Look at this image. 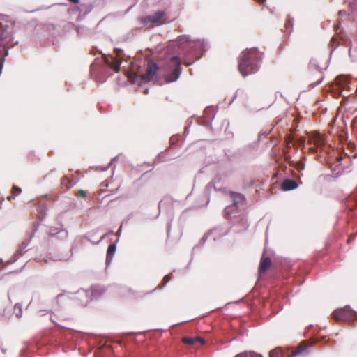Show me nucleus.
<instances>
[{
  "label": "nucleus",
  "instance_id": "1",
  "mask_svg": "<svg viewBox=\"0 0 357 357\" xmlns=\"http://www.w3.org/2000/svg\"><path fill=\"white\" fill-rule=\"evenodd\" d=\"M262 58L257 49H249L242 52L238 59V70L243 77L259 70Z\"/></svg>",
  "mask_w": 357,
  "mask_h": 357
},
{
  "label": "nucleus",
  "instance_id": "2",
  "mask_svg": "<svg viewBox=\"0 0 357 357\" xmlns=\"http://www.w3.org/2000/svg\"><path fill=\"white\" fill-rule=\"evenodd\" d=\"M163 68L167 75L166 82H174L178 79L181 73V62L178 56H171L169 61L164 65Z\"/></svg>",
  "mask_w": 357,
  "mask_h": 357
},
{
  "label": "nucleus",
  "instance_id": "3",
  "mask_svg": "<svg viewBox=\"0 0 357 357\" xmlns=\"http://www.w3.org/2000/svg\"><path fill=\"white\" fill-rule=\"evenodd\" d=\"M158 70V65L153 61H151L149 62V70H147L146 75L139 77L136 73H130L128 75V79L132 83H135L139 81V84H146L149 82L151 79L155 75Z\"/></svg>",
  "mask_w": 357,
  "mask_h": 357
},
{
  "label": "nucleus",
  "instance_id": "4",
  "mask_svg": "<svg viewBox=\"0 0 357 357\" xmlns=\"http://www.w3.org/2000/svg\"><path fill=\"white\" fill-rule=\"evenodd\" d=\"M355 314L356 311L353 310L349 306L337 309L333 312V318L335 320L347 323H351L354 321Z\"/></svg>",
  "mask_w": 357,
  "mask_h": 357
},
{
  "label": "nucleus",
  "instance_id": "5",
  "mask_svg": "<svg viewBox=\"0 0 357 357\" xmlns=\"http://www.w3.org/2000/svg\"><path fill=\"white\" fill-rule=\"evenodd\" d=\"M105 292L103 287L100 286H93L91 290L80 289L77 291V294L84 296L87 298L84 305H86L93 299H96Z\"/></svg>",
  "mask_w": 357,
  "mask_h": 357
},
{
  "label": "nucleus",
  "instance_id": "6",
  "mask_svg": "<svg viewBox=\"0 0 357 357\" xmlns=\"http://www.w3.org/2000/svg\"><path fill=\"white\" fill-rule=\"evenodd\" d=\"M227 233L228 231L223 229V228L221 227H215L213 229L211 230L208 234L204 235L202 238V241L204 243H205L207 239L215 241L217 240L220 239L224 236L227 235Z\"/></svg>",
  "mask_w": 357,
  "mask_h": 357
},
{
  "label": "nucleus",
  "instance_id": "7",
  "mask_svg": "<svg viewBox=\"0 0 357 357\" xmlns=\"http://www.w3.org/2000/svg\"><path fill=\"white\" fill-rule=\"evenodd\" d=\"M30 240L24 241L22 243L19 249L13 255V257L6 261V265L15 262L20 257L28 251V246L29 245Z\"/></svg>",
  "mask_w": 357,
  "mask_h": 357
},
{
  "label": "nucleus",
  "instance_id": "8",
  "mask_svg": "<svg viewBox=\"0 0 357 357\" xmlns=\"http://www.w3.org/2000/svg\"><path fill=\"white\" fill-rule=\"evenodd\" d=\"M50 237H56L59 239L64 240L68 238V232L62 228L51 227L47 232Z\"/></svg>",
  "mask_w": 357,
  "mask_h": 357
},
{
  "label": "nucleus",
  "instance_id": "9",
  "mask_svg": "<svg viewBox=\"0 0 357 357\" xmlns=\"http://www.w3.org/2000/svg\"><path fill=\"white\" fill-rule=\"evenodd\" d=\"M164 15V11L158 10L153 15H148L145 19V22L147 23L158 24Z\"/></svg>",
  "mask_w": 357,
  "mask_h": 357
},
{
  "label": "nucleus",
  "instance_id": "10",
  "mask_svg": "<svg viewBox=\"0 0 357 357\" xmlns=\"http://www.w3.org/2000/svg\"><path fill=\"white\" fill-rule=\"evenodd\" d=\"M281 187L284 191H289L296 189L298 184L294 180L286 178L282 181Z\"/></svg>",
  "mask_w": 357,
  "mask_h": 357
},
{
  "label": "nucleus",
  "instance_id": "11",
  "mask_svg": "<svg viewBox=\"0 0 357 357\" xmlns=\"http://www.w3.org/2000/svg\"><path fill=\"white\" fill-rule=\"evenodd\" d=\"M271 264V259L269 257H263L261 259L259 273L260 275L264 273Z\"/></svg>",
  "mask_w": 357,
  "mask_h": 357
},
{
  "label": "nucleus",
  "instance_id": "12",
  "mask_svg": "<svg viewBox=\"0 0 357 357\" xmlns=\"http://www.w3.org/2000/svg\"><path fill=\"white\" fill-rule=\"evenodd\" d=\"M116 250V243L111 244L107 251V255H106V264L108 266L111 264L113 257L114 255V253Z\"/></svg>",
  "mask_w": 357,
  "mask_h": 357
},
{
  "label": "nucleus",
  "instance_id": "13",
  "mask_svg": "<svg viewBox=\"0 0 357 357\" xmlns=\"http://www.w3.org/2000/svg\"><path fill=\"white\" fill-rule=\"evenodd\" d=\"M231 197L233 200L234 206L236 208H237V204L238 203L242 202L245 199L244 195L241 193L231 192Z\"/></svg>",
  "mask_w": 357,
  "mask_h": 357
},
{
  "label": "nucleus",
  "instance_id": "14",
  "mask_svg": "<svg viewBox=\"0 0 357 357\" xmlns=\"http://www.w3.org/2000/svg\"><path fill=\"white\" fill-rule=\"evenodd\" d=\"M13 313L18 318H20V317H21L22 316V305L21 304L16 303L14 305Z\"/></svg>",
  "mask_w": 357,
  "mask_h": 357
},
{
  "label": "nucleus",
  "instance_id": "15",
  "mask_svg": "<svg viewBox=\"0 0 357 357\" xmlns=\"http://www.w3.org/2000/svg\"><path fill=\"white\" fill-rule=\"evenodd\" d=\"M193 47L196 48V50H199V52H203L204 50V42L203 40H197L193 42Z\"/></svg>",
  "mask_w": 357,
  "mask_h": 357
},
{
  "label": "nucleus",
  "instance_id": "16",
  "mask_svg": "<svg viewBox=\"0 0 357 357\" xmlns=\"http://www.w3.org/2000/svg\"><path fill=\"white\" fill-rule=\"evenodd\" d=\"M117 158H118L117 156L113 158L111 160L110 162L108 164V165L107 167H101L100 166H97V167H95L94 168L96 169V170H100V171H102V172L107 171L112 165H113L114 162H116Z\"/></svg>",
  "mask_w": 357,
  "mask_h": 357
},
{
  "label": "nucleus",
  "instance_id": "17",
  "mask_svg": "<svg viewBox=\"0 0 357 357\" xmlns=\"http://www.w3.org/2000/svg\"><path fill=\"white\" fill-rule=\"evenodd\" d=\"M310 68L314 70H319V61L316 59H312L310 61Z\"/></svg>",
  "mask_w": 357,
  "mask_h": 357
},
{
  "label": "nucleus",
  "instance_id": "18",
  "mask_svg": "<svg viewBox=\"0 0 357 357\" xmlns=\"http://www.w3.org/2000/svg\"><path fill=\"white\" fill-rule=\"evenodd\" d=\"M61 183L63 185L66 186L68 188H72L75 184L73 181H70L68 178L66 177L63 178Z\"/></svg>",
  "mask_w": 357,
  "mask_h": 357
},
{
  "label": "nucleus",
  "instance_id": "19",
  "mask_svg": "<svg viewBox=\"0 0 357 357\" xmlns=\"http://www.w3.org/2000/svg\"><path fill=\"white\" fill-rule=\"evenodd\" d=\"M121 64V60L116 59L113 66V68L117 73L120 70V66Z\"/></svg>",
  "mask_w": 357,
  "mask_h": 357
},
{
  "label": "nucleus",
  "instance_id": "20",
  "mask_svg": "<svg viewBox=\"0 0 357 357\" xmlns=\"http://www.w3.org/2000/svg\"><path fill=\"white\" fill-rule=\"evenodd\" d=\"M270 357H280V353L278 349H275L269 352Z\"/></svg>",
  "mask_w": 357,
  "mask_h": 357
},
{
  "label": "nucleus",
  "instance_id": "21",
  "mask_svg": "<svg viewBox=\"0 0 357 357\" xmlns=\"http://www.w3.org/2000/svg\"><path fill=\"white\" fill-rule=\"evenodd\" d=\"M183 342L187 344H193L196 342V339H194V337H185L183 339Z\"/></svg>",
  "mask_w": 357,
  "mask_h": 357
},
{
  "label": "nucleus",
  "instance_id": "22",
  "mask_svg": "<svg viewBox=\"0 0 357 357\" xmlns=\"http://www.w3.org/2000/svg\"><path fill=\"white\" fill-rule=\"evenodd\" d=\"M306 349H307V348L305 347H300L294 352L292 356H295L299 354H301L303 351H305Z\"/></svg>",
  "mask_w": 357,
  "mask_h": 357
},
{
  "label": "nucleus",
  "instance_id": "23",
  "mask_svg": "<svg viewBox=\"0 0 357 357\" xmlns=\"http://www.w3.org/2000/svg\"><path fill=\"white\" fill-rule=\"evenodd\" d=\"M188 40H189V38H188V36H179V37L178 38V39H177L178 43H181H181H185V42H188Z\"/></svg>",
  "mask_w": 357,
  "mask_h": 357
},
{
  "label": "nucleus",
  "instance_id": "24",
  "mask_svg": "<svg viewBox=\"0 0 357 357\" xmlns=\"http://www.w3.org/2000/svg\"><path fill=\"white\" fill-rule=\"evenodd\" d=\"M236 208L234 206H228L225 208V215H229L231 213L233 209Z\"/></svg>",
  "mask_w": 357,
  "mask_h": 357
},
{
  "label": "nucleus",
  "instance_id": "25",
  "mask_svg": "<svg viewBox=\"0 0 357 357\" xmlns=\"http://www.w3.org/2000/svg\"><path fill=\"white\" fill-rule=\"evenodd\" d=\"M251 351H245L243 353L238 354L236 357H250Z\"/></svg>",
  "mask_w": 357,
  "mask_h": 357
},
{
  "label": "nucleus",
  "instance_id": "26",
  "mask_svg": "<svg viewBox=\"0 0 357 357\" xmlns=\"http://www.w3.org/2000/svg\"><path fill=\"white\" fill-rule=\"evenodd\" d=\"M293 27V22L291 20L289 19L288 21L286 23V29H291Z\"/></svg>",
  "mask_w": 357,
  "mask_h": 357
},
{
  "label": "nucleus",
  "instance_id": "27",
  "mask_svg": "<svg viewBox=\"0 0 357 357\" xmlns=\"http://www.w3.org/2000/svg\"><path fill=\"white\" fill-rule=\"evenodd\" d=\"M13 192H15V193L17 192L16 195H18L22 192L21 188L17 186H13Z\"/></svg>",
  "mask_w": 357,
  "mask_h": 357
},
{
  "label": "nucleus",
  "instance_id": "28",
  "mask_svg": "<svg viewBox=\"0 0 357 357\" xmlns=\"http://www.w3.org/2000/svg\"><path fill=\"white\" fill-rule=\"evenodd\" d=\"M194 339H196V342H200L201 344H204V340L200 337H194Z\"/></svg>",
  "mask_w": 357,
  "mask_h": 357
},
{
  "label": "nucleus",
  "instance_id": "29",
  "mask_svg": "<svg viewBox=\"0 0 357 357\" xmlns=\"http://www.w3.org/2000/svg\"><path fill=\"white\" fill-rule=\"evenodd\" d=\"M250 357H263L261 355L258 354L254 351H251V356Z\"/></svg>",
  "mask_w": 357,
  "mask_h": 357
},
{
  "label": "nucleus",
  "instance_id": "30",
  "mask_svg": "<svg viewBox=\"0 0 357 357\" xmlns=\"http://www.w3.org/2000/svg\"><path fill=\"white\" fill-rule=\"evenodd\" d=\"M163 281L165 282V285L166 284H167L169 282V276L168 275H165L164 278H163Z\"/></svg>",
  "mask_w": 357,
  "mask_h": 357
},
{
  "label": "nucleus",
  "instance_id": "31",
  "mask_svg": "<svg viewBox=\"0 0 357 357\" xmlns=\"http://www.w3.org/2000/svg\"><path fill=\"white\" fill-rule=\"evenodd\" d=\"M78 194L82 197L86 196V192L84 190H79Z\"/></svg>",
  "mask_w": 357,
  "mask_h": 357
},
{
  "label": "nucleus",
  "instance_id": "32",
  "mask_svg": "<svg viewBox=\"0 0 357 357\" xmlns=\"http://www.w3.org/2000/svg\"><path fill=\"white\" fill-rule=\"evenodd\" d=\"M114 51H115V52L116 54V56H119L120 52H121V50L120 48H115Z\"/></svg>",
  "mask_w": 357,
  "mask_h": 357
},
{
  "label": "nucleus",
  "instance_id": "33",
  "mask_svg": "<svg viewBox=\"0 0 357 357\" xmlns=\"http://www.w3.org/2000/svg\"><path fill=\"white\" fill-rule=\"evenodd\" d=\"M192 54L196 56L197 59H199L201 57V54L199 52H192Z\"/></svg>",
  "mask_w": 357,
  "mask_h": 357
},
{
  "label": "nucleus",
  "instance_id": "34",
  "mask_svg": "<svg viewBox=\"0 0 357 357\" xmlns=\"http://www.w3.org/2000/svg\"><path fill=\"white\" fill-rule=\"evenodd\" d=\"M121 231H122V226L121 225L117 231L119 236H120Z\"/></svg>",
  "mask_w": 357,
  "mask_h": 357
},
{
  "label": "nucleus",
  "instance_id": "35",
  "mask_svg": "<svg viewBox=\"0 0 357 357\" xmlns=\"http://www.w3.org/2000/svg\"><path fill=\"white\" fill-rule=\"evenodd\" d=\"M191 123H192V122L190 121V122L189 123V126H188V127H186V128H185V132H187V133H188V132H189V128H190V126Z\"/></svg>",
  "mask_w": 357,
  "mask_h": 357
},
{
  "label": "nucleus",
  "instance_id": "36",
  "mask_svg": "<svg viewBox=\"0 0 357 357\" xmlns=\"http://www.w3.org/2000/svg\"><path fill=\"white\" fill-rule=\"evenodd\" d=\"M339 15H346V12H345V11L340 10V11L339 12Z\"/></svg>",
  "mask_w": 357,
  "mask_h": 357
},
{
  "label": "nucleus",
  "instance_id": "37",
  "mask_svg": "<svg viewBox=\"0 0 357 357\" xmlns=\"http://www.w3.org/2000/svg\"><path fill=\"white\" fill-rule=\"evenodd\" d=\"M68 1L73 3H77L79 2V0H68Z\"/></svg>",
  "mask_w": 357,
  "mask_h": 357
},
{
  "label": "nucleus",
  "instance_id": "38",
  "mask_svg": "<svg viewBox=\"0 0 357 357\" xmlns=\"http://www.w3.org/2000/svg\"><path fill=\"white\" fill-rule=\"evenodd\" d=\"M335 40H336V39H335V38H333L331 39V45H333V43H335Z\"/></svg>",
  "mask_w": 357,
  "mask_h": 357
},
{
  "label": "nucleus",
  "instance_id": "39",
  "mask_svg": "<svg viewBox=\"0 0 357 357\" xmlns=\"http://www.w3.org/2000/svg\"><path fill=\"white\" fill-rule=\"evenodd\" d=\"M337 79H346V77L344 75H341V76L338 77Z\"/></svg>",
  "mask_w": 357,
  "mask_h": 357
},
{
  "label": "nucleus",
  "instance_id": "40",
  "mask_svg": "<svg viewBox=\"0 0 357 357\" xmlns=\"http://www.w3.org/2000/svg\"><path fill=\"white\" fill-rule=\"evenodd\" d=\"M192 63H190V62H185V64L186 66H190Z\"/></svg>",
  "mask_w": 357,
  "mask_h": 357
},
{
  "label": "nucleus",
  "instance_id": "41",
  "mask_svg": "<svg viewBox=\"0 0 357 357\" xmlns=\"http://www.w3.org/2000/svg\"><path fill=\"white\" fill-rule=\"evenodd\" d=\"M323 80V78H321L315 85L319 84Z\"/></svg>",
  "mask_w": 357,
  "mask_h": 357
},
{
  "label": "nucleus",
  "instance_id": "42",
  "mask_svg": "<svg viewBox=\"0 0 357 357\" xmlns=\"http://www.w3.org/2000/svg\"><path fill=\"white\" fill-rule=\"evenodd\" d=\"M3 196H1V197H0V204H1V202H3Z\"/></svg>",
  "mask_w": 357,
  "mask_h": 357
},
{
  "label": "nucleus",
  "instance_id": "43",
  "mask_svg": "<svg viewBox=\"0 0 357 357\" xmlns=\"http://www.w3.org/2000/svg\"><path fill=\"white\" fill-rule=\"evenodd\" d=\"M13 199V196H9V197H8V200H11V199Z\"/></svg>",
  "mask_w": 357,
  "mask_h": 357
},
{
  "label": "nucleus",
  "instance_id": "44",
  "mask_svg": "<svg viewBox=\"0 0 357 357\" xmlns=\"http://www.w3.org/2000/svg\"><path fill=\"white\" fill-rule=\"evenodd\" d=\"M105 235H103V236L101 237V238H100V240L99 241V242H100V241H101L102 240H103V239L105 238Z\"/></svg>",
  "mask_w": 357,
  "mask_h": 357
},
{
  "label": "nucleus",
  "instance_id": "45",
  "mask_svg": "<svg viewBox=\"0 0 357 357\" xmlns=\"http://www.w3.org/2000/svg\"><path fill=\"white\" fill-rule=\"evenodd\" d=\"M148 91H149L148 89H146L144 90V93H148Z\"/></svg>",
  "mask_w": 357,
  "mask_h": 357
},
{
  "label": "nucleus",
  "instance_id": "46",
  "mask_svg": "<svg viewBox=\"0 0 357 357\" xmlns=\"http://www.w3.org/2000/svg\"><path fill=\"white\" fill-rule=\"evenodd\" d=\"M93 68H94V64H92V65L91 66V70H92Z\"/></svg>",
  "mask_w": 357,
  "mask_h": 357
},
{
  "label": "nucleus",
  "instance_id": "47",
  "mask_svg": "<svg viewBox=\"0 0 357 357\" xmlns=\"http://www.w3.org/2000/svg\"><path fill=\"white\" fill-rule=\"evenodd\" d=\"M352 239H353V237H350V238L348 239V242H350Z\"/></svg>",
  "mask_w": 357,
  "mask_h": 357
},
{
  "label": "nucleus",
  "instance_id": "48",
  "mask_svg": "<svg viewBox=\"0 0 357 357\" xmlns=\"http://www.w3.org/2000/svg\"><path fill=\"white\" fill-rule=\"evenodd\" d=\"M351 47H350L349 49V54H351Z\"/></svg>",
  "mask_w": 357,
  "mask_h": 357
},
{
  "label": "nucleus",
  "instance_id": "49",
  "mask_svg": "<svg viewBox=\"0 0 357 357\" xmlns=\"http://www.w3.org/2000/svg\"><path fill=\"white\" fill-rule=\"evenodd\" d=\"M51 321L53 322V323H55L56 324H57L52 318H51Z\"/></svg>",
  "mask_w": 357,
  "mask_h": 357
},
{
  "label": "nucleus",
  "instance_id": "50",
  "mask_svg": "<svg viewBox=\"0 0 357 357\" xmlns=\"http://www.w3.org/2000/svg\"><path fill=\"white\" fill-rule=\"evenodd\" d=\"M353 3H354V2L351 1H349V4H350L351 6Z\"/></svg>",
  "mask_w": 357,
  "mask_h": 357
},
{
  "label": "nucleus",
  "instance_id": "51",
  "mask_svg": "<svg viewBox=\"0 0 357 357\" xmlns=\"http://www.w3.org/2000/svg\"><path fill=\"white\" fill-rule=\"evenodd\" d=\"M168 227H169L168 231H169V229H170V224H169V225H168Z\"/></svg>",
  "mask_w": 357,
  "mask_h": 357
},
{
  "label": "nucleus",
  "instance_id": "52",
  "mask_svg": "<svg viewBox=\"0 0 357 357\" xmlns=\"http://www.w3.org/2000/svg\"><path fill=\"white\" fill-rule=\"evenodd\" d=\"M190 45H192V43H190ZM194 44L192 43V45H190V47H193Z\"/></svg>",
  "mask_w": 357,
  "mask_h": 357
},
{
  "label": "nucleus",
  "instance_id": "53",
  "mask_svg": "<svg viewBox=\"0 0 357 357\" xmlns=\"http://www.w3.org/2000/svg\"><path fill=\"white\" fill-rule=\"evenodd\" d=\"M2 351H3V353H5V352H6V349H2Z\"/></svg>",
  "mask_w": 357,
  "mask_h": 357
},
{
  "label": "nucleus",
  "instance_id": "54",
  "mask_svg": "<svg viewBox=\"0 0 357 357\" xmlns=\"http://www.w3.org/2000/svg\"><path fill=\"white\" fill-rule=\"evenodd\" d=\"M1 278H2V277H1V276H0V280H1Z\"/></svg>",
  "mask_w": 357,
  "mask_h": 357
}]
</instances>
